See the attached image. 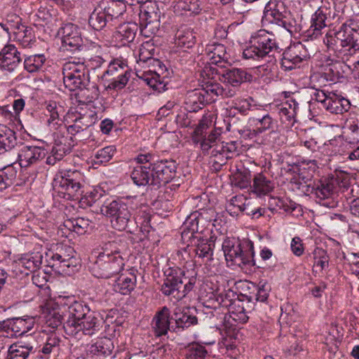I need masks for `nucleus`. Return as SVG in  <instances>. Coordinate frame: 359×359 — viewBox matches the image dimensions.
<instances>
[{"instance_id": "obj_16", "label": "nucleus", "mask_w": 359, "mask_h": 359, "mask_svg": "<svg viewBox=\"0 0 359 359\" xmlns=\"http://www.w3.org/2000/svg\"><path fill=\"white\" fill-rule=\"evenodd\" d=\"M43 255L40 252H32L22 255L13 263V271L28 275L39 269L42 263Z\"/></svg>"}, {"instance_id": "obj_9", "label": "nucleus", "mask_w": 359, "mask_h": 359, "mask_svg": "<svg viewBox=\"0 0 359 359\" xmlns=\"http://www.w3.org/2000/svg\"><path fill=\"white\" fill-rule=\"evenodd\" d=\"M103 320L95 311H90L75 325L74 321L65 326V333L69 336L80 337L81 334L92 336L100 331Z\"/></svg>"}, {"instance_id": "obj_25", "label": "nucleus", "mask_w": 359, "mask_h": 359, "mask_svg": "<svg viewBox=\"0 0 359 359\" xmlns=\"http://www.w3.org/2000/svg\"><path fill=\"white\" fill-rule=\"evenodd\" d=\"M114 348L112 340L108 337L98 339L95 343L88 346L87 354L92 357L106 358L112 354Z\"/></svg>"}, {"instance_id": "obj_49", "label": "nucleus", "mask_w": 359, "mask_h": 359, "mask_svg": "<svg viewBox=\"0 0 359 359\" xmlns=\"http://www.w3.org/2000/svg\"><path fill=\"white\" fill-rule=\"evenodd\" d=\"M278 46H247L243 51L245 59L259 60L266 57L273 49Z\"/></svg>"}, {"instance_id": "obj_48", "label": "nucleus", "mask_w": 359, "mask_h": 359, "mask_svg": "<svg viewBox=\"0 0 359 359\" xmlns=\"http://www.w3.org/2000/svg\"><path fill=\"white\" fill-rule=\"evenodd\" d=\"M17 170L13 165L0 169V192L11 187L15 182Z\"/></svg>"}, {"instance_id": "obj_63", "label": "nucleus", "mask_w": 359, "mask_h": 359, "mask_svg": "<svg viewBox=\"0 0 359 359\" xmlns=\"http://www.w3.org/2000/svg\"><path fill=\"white\" fill-rule=\"evenodd\" d=\"M60 340L58 337L55 334H52L48 337L43 346L39 351L44 355H49L52 351L57 349Z\"/></svg>"}, {"instance_id": "obj_31", "label": "nucleus", "mask_w": 359, "mask_h": 359, "mask_svg": "<svg viewBox=\"0 0 359 359\" xmlns=\"http://www.w3.org/2000/svg\"><path fill=\"white\" fill-rule=\"evenodd\" d=\"M208 102V98L201 89H195L188 92L185 99L187 109L190 112H196L204 107Z\"/></svg>"}, {"instance_id": "obj_30", "label": "nucleus", "mask_w": 359, "mask_h": 359, "mask_svg": "<svg viewBox=\"0 0 359 359\" xmlns=\"http://www.w3.org/2000/svg\"><path fill=\"white\" fill-rule=\"evenodd\" d=\"M341 76L340 72L336 65L326 66L323 72L314 73L311 76L313 82H318L319 86H325L326 82L336 83L339 81Z\"/></svg>"}, {"instance_id": "obj_32", "label": "nucleus", "mask_w": 359, "mask_h": 359, "mask_svg": "<svg viewBox=\"0 0 359 359\" xmlns=\"http://www.w3.org/2000/svg\"><path fill=\"white\" fill-rule=\"evenodd\" d=\"M59 34L61 36L62 45H81V43H83L78 27L72 23L62 27Z\"/></svg>"}, {"instance_id": "obj_50", "label": "nucleus", "mask_w": 359, "mask_h": 359, "mask_svg": "<svg viewBox=\"0 0 359 359\" xmlns=\"http://www.w3.org/2000/svg\"><path fill=\"white\" fill-rule=\"evenodd\" d=\"M207 353L204 346L198 343H191L185 348L183 359H205Z\"/></svg>"}, {"instance_id": "obj_62", "label": "nucleus", "mask_w": 359, "mask_h": 359, "mask_svg": "<svg viewBox=\"0 0 359 359\" xmlns=\"http://www.w3.org/2000/svg\"><path fill=\"white\" fill-rule=\"evenodd\" d=\"M341 142V140L340 137H339V138L328 140L322 147V152L328 156H336L339 153V146Z\"/></svg>"}, {"instance_id": "obj_41", "label": "nucleus", "mask_w": 359, "mask_h": 359, "mask_svg": "<svg viewBox=\"0 0 359 359\" xmlns=\"http://www.w3.org/2000/svg\"><path fill=\"white\" fill-rule=\"evenodd\" d=\"M219 142V137L216 142L215 147L210 151L211 158H214L212 160V166L216 170L220 169L223 165L226 164L227 159L231 158L226 151V142Z\"/></svg>"}, {"instance_id": "obj_33", "label": "nucleus", "mask_w": 359, "mask_h": 359, "mask_svg": "<svg viewBox=\"0 0 359 359\" xmlns=\"http://www.w3.org/2000/svg\"><path fill=\"white\" fill-rule=\"evenodd\" d=\"M224 82L230 84L233 87H238L242 83L250 81L252 79V75L243 69L232 68L226 70L222 74Z\"/></svg>"}, {"instance_id": "obj_56", "label": "nucleus", "mask_w": 359, "mask_h": 359, "mask_svg": "<svg viewBox=\"0 0 359 359\" xmlns=\"http://www.w3.org/2000/svg\"><path fill=\"white\" fill-rule=\"evenodd\" d=\"M313 256L314 266L320 267V271L328 268L330 257L325 250L321 248H316L313 252Z\"/></svg>"}, {"instance_id": "obj_29", "label": "nucleus", "mask_w": 359, "mask_h": 359, "mask_svg": "<svg viewBox=\"0 0 359 359\" xmlns=\"http://www.w3.org/2000/svg\"><path fill=\"white\" fill-rule=\"evenodd\" d=\"M251 191L258 197L269 194L274 189V183L264 174L257 173L252 179Z\"/></svg>"}, {"instance_id": "obj_7", "label": "nucleus", "mask_w": 359, "mask_h": 359, "mask_svg": "<svg viewBox=\"0 0 359 359\" xmlns=\"http://www.w3.org/2000/svg\"><path fill=\"white\" fill-rule=\"evenodd\" d=\"M101 213L110 218L111 226L118 231H127L133 233L130 225L133 223L127 205L121 200L105 202L100 207Z\"/></svg>"}, {"instance_id": "obj_1", "label": "nucleus", "mask_w": 359, "mask_h": 359, "mask_svg": "<svg viewBox=\"0 0 359 359\" xmlns=\"http://www.w3.org/2000/svg\"><path fill=\"white\" fill-rule=\"evenodd\" d=\"M231 294H233L231 290L225 294L220 293L217 297L219 306H215L212 309L208 308L207 311L204 312L206 318L212 320L211 323L215 327L224 324L228 317L238 323H245L248 320L244 302L239 299H230Z\"/></svg>"}, {"instance_id": "obj_18", "label": "nucleus", "mask_w": 359, "mask_h": 359, "mask_svg": "<svg viewBox=\"0 0 359 359\" xmlns=\"http://www.w3.org/2000/svg\"><path fill=\"white\" fill-rule=\"evenodd\" d=\"M335 15V11L330 6H320L311 17L310 29L313 34L317 36L322 29L330 25Z\"/></svg>"}, {"instance_id": "obj_35", "label": "nucleus", "mask_w": 359, "mask_h": 359, "mask_svg": "<svg viewBox=\"0 0 359 359\" xmlns=\"http://www.w3.org/2000/svg\"><path fill=\"white\" fill-rule=\"evenodd\" d=\"M201 11L199 0H177L174 5V12L178 15H195Z\"/></svg>"}, {"instance_id": "obj_55", "label": "nucleus", "mask_w": 359, "mask_h": 359, "mask_svg": "<svg viewBox=\"0 0 359 359\" xmlns=\"http://www.w3.org/2000/svg\"><path fill=\"white\" fill-rule=\"evenodd\" d=\"M196 34L190 28H181L175 34V43L177 45H186L187 43H196Z\"/></svg>"}, {"instance_id": "obj_24", "label": "nucleus", "mask_w": 359, "mask_h": 359, "mask_svg": "<svg viewBox=\"0 0 359 359\" xmlns=\"http://www.w3.org/2000/svg\"><path fill=\"white\" fill-rule=\"evenodd\" d=\"M4 327L11 330V335L21 336L32 329L34 325V319L32 317L13 318L3 322Z\"/></svg>"}, {"instance_id": "obj_8", "label": "nucleus", "mask_w": 359, "mask_h": 359, "mask_svg": "<svg viewBox=\"0 0 359 359\" xmlns=\"http://www.w3.org/2000/svg\"><path fill=\"white\" fill-rule=\"evenodd\" d=\"M290 16L291 13L283 0H270L265 6L262 22L274 24L290 32L292 27Z\"/></svg>"}, {"instance_id": "obj_51", "label": "nucleus", "mask_w": 359, "mask_h": 359, "mask_svg": "<svg viewBox=\"0 0 359 359\" xmlns=\"http://www.w3.org/2000/svg\"><path fill=\"white\" fill-rule=\"evenodd\" d=\"M116 152L114 145H109L97 150L94 156L93 164L100 165L109 162Z\"/></svg>"}, {"instance_id": "obj_5", "label": "nucleus", "mask_w": 359, "mask_h": 359, "mask_svg": "<svg viewBox=\"0 0 359 359\" xmlns=\"http://www.w3.org/2000/svg\"><path fill=\"white\" fill-rule=\"evenodd\" d=\"M83 175L77 170H60L53 182V190L67 199L79 198L83 193Z\"/></svg>"}, {"instance_id": "obj_11", "label": "nucleus", "mask_w": 359, "mask_h": 359, "mask_svg": "<svg viewBox=\"0 0 359 359\" xmlns=\"http://www.w3.org/2000/svg\"><path fill=\"white\" fill-rule=\"evenodd\" d=\"M154 158V154L151 152L140 154L135 157V161L138 165L133 168L130 173V177L135 185H151L153 174L151 162Z\"/></svg>"}, {"instance_id": "obj_42", "label": "nucleus", "mask_w": 359, "mask_h": 359, "mask_svg": "<svg viewBox=\"0 0 359 359\" xmlns=\"http://www.w3.org/2000/svg\"><path fill=\"white\" fill-rule=\"evenodd\" d=\"M65 112L64 108L55 101H50L46 104V116L48 118L47 123L49 126L56 128L60 117Z\"/></svg>"}, {"instance_id": "obj_34", "label": "nucleus", "mask_w": 359, "mask_h": 359, "mask_svg": "<svg viewBox=\"0 0 359 359\" xmlns=\"http://www.w3.org/2000/svg\"><path fill=\"white\" fill-rule=\"evenodd\" d=\"M128 0H106L102 2L101 6L107 13L110 20L116 19L122 15L126 11V4Z\"/></svg>"}, {"instance_id": "obj_54", "label": "nucleus", "mask_w": 359, "mask_h": 359, "mask_svg": "<svg viewBox=\"0 0 359 359\" xmlns=\"http://www.w3.org/2000/svg\"><path fill=\"white\" fill-rule=\"evenodd\" d=\"M109 83L108 89L119 90L123 89L128 83L131 76V70L126 69V72H120V74L116 75Z\"/></svg>"}, {"instance_id": "obj_52", "label": "nucleus", "mask_w": 359, "mask_h": 359, "mask_svg": "<svg viewBox=\"0 0 359 359\" xmlns=\"http://www.w3.org/2000/svg\"><path fill=\"white\" fill-rule=\"evenodd\" d=\"M251 175L248 170L237 171L232 175L231 184L241 189L251 187Z\"/></svg>"}, {"instance_id": "obj_61", "label": "nucleus", "mask_w": 359, "mask_h": 359, "mask_svg": "<svg viewBox=\"0 0 359 359\" xmlns=\"http://www.w3.org/2000/svg\"><path fill=\"white\" fill-rule=\"evenodd\" d=\"M203 93L205 95V97L210 100H214V96H221L223 92V87L218 83L209 82L208 81L205 86L201 89Z\"/></svg>"}, {"instance_id": "obj_44", "label": "nucleus", "mask_w": 359, "mask_h": 359, "mask_svg": "<svg viewBox=\"0 0 359 359\" xmlns=\"http://www.w3.org/2000/svg\"><path fill=\"white\" fill-rule=\"evenodd\" d=\"M137 29V27L136 24H123L119 27L115 37L117 40L120 41L121 45H127L134 41Z\"/></svg>"}, {"instance_id": "obj_6", "label": "nucleus", "mask_w": 359, "mask_h": 359, "mask_svg": "<svg viewBox=\"0 0 359 359\" xmlns=\"http://www.w3.org/2000/svg\"><path fill=\"white\" fill-rule=\"evenodd\" d=\"M222 250L227 262L243 267L247 265L255 266L254 245L248 241L242 243L234 238H227L222 243Z\"/></svg>"}, {"instance_id": "obj_39", "label": "nucleus", "mask_w": 359, "mask_h": 359, "mask_svg": "<svg viewBox=\"0 0 359 359\" xmlns=\"http://www.w3.org/2000/svg\"><path fill=\"white\" fill-rule=\"evenodd\" d=\"M253 121L255 122V129L253 130L251 135L254 136L267 130H270L271 133L274 132L275 129L278 127V121L269 114H264L261 117L254 118Z\"/></svg>"}, {"instance_id": "obj_47", "label": "nucleus", "mask_w": 359, "mask_h": 359, "mask_svg": "<svg viewBox=\"0 0 359 359\" xmlns=\"http://www.w3.org/2000/svg\"><path fill=\"white\" fill-rule=\"evenodd\" d=\"M109 20L107 13L100 4V6L95 8L90 14L88 23L93 29L98 31L102 29Z\"/></svg>"}, {"instance_id": "obj_43", "label": "nucleus", "mask_w": 359, "mask_h": 359, "mask_svg": "<svg viewBox=\"0 0 359 359\" xmlns=\"http://www.w3.org/2000/svg\"><path fill=\"white\" fill-rule=\"evenodd\" d=\"M220 137V133L216 130L212 131L206 137L204 135L193 136L192 140L195 144H199L200 148L204 155L208 154L210 150H212L216 145V142Z\"/></svg>"}, {"instance_id": "obj_45", "label": "nucleus", "mask_w": 359, "mask_h": 359, "mask_svg": "<svg viewBox=\"0 0 359 359\" xmlns=\"http://www.w3.org/2000/svg\"><path fill=\"white\" fill-rule=\"evenodd\" d=\"M45 323L48 327L57 328L62 324V316L60 309L55 307L53 303H47L43 311Z\"/></svg>"}, {"instance_id": "obj_3", "label": "nucleus", "mask_w": 359, "mask_h": 359, "mask_svg": "<svg viewBox=\"0 0 359 359\" xmlns=\"http://www.w3.org/2000/svg\"><path fill=\"white\" fill-rule=\"evenodd\" d=\"M116 243L109 242L106 244L104 251L97 257L95 262L90 266L92 274L97 278H109L118 274L123 269L124 263L120 252L115 248L109 251Z\"/></svg>"}, {"instance_id": "obj_15", "label": "nucleus", "mask_w": 359, "mask_h": 359, "mask_svg": "<svg viewBox=\"0 0 359 359\" xmlns=\"http://www.w3.org/2000/svg\"><path fill=\"white\" fill-rule=\"evenodd\" d=\"M46 156L43 147L34 145H22L18 152V162L21 168H29L38 164Z\"/></svg>"}, {"instance_id": "obj_28", "label": "nucleus", "mask_w": 359, "mask_h": 359, "mask_svg": "<svg viewBox=\"0 0 359 359\" xmlns=\"http://www.w3.org/2000/svg\"><path fill=\"white\" fill-rule=\"evenodd\" d=\"M298 103L294 100H287L278 107V114L281 122L287 126H292L296 122Z\"/></svg>"}, {"instance_id": "obj_57", "label": "nucleus", "mask_w": 359, "mask_h": 359, "mask_svg": "<svg viewBox=\"0 0 359 359\" xmlns=\"http://www.w3.org/2000/svg\"><path fill=\"white\" fill-rule=\"evenodd\" d=\"M46 57L43 54L30 55L25 60V69L29 72H37L43 65Z\"/></svg>"}, {"instance_id": "obj_22", "label": "nucleus", "mask_w": 359, "mask_h": 359, "mask_svg": "<svg viewBox=\"0 0 359 359\" xmlns=\"http://www.w3.org/2000/svg\"><path fill=\"white\" fill-rule=\"evenodd\" d=\"M46 257L53 262V266L58 264L62 272L67 275H71L79 270L77 259L70 255L49 252L46 254Z\"/></svg>"}, {"instance_id": "obj_60", "label": "nucleus", "mask_w": 359, "mask_h": 359, "mask_svg": "<svg viewBox=\"0 0 359 359\" xmlns=\"http://www.w3.org/2000/svg\"><path fill=\"white\" fill-rule=\"evenodd\" d=\"M129 69L127 62L121 59H114L110 62L107 70L104 75L116 76L120 74V72H126Z\"/></svg>"}, {"instance_id": "obj_64", "label": "nucleus", "mask_w": 359, "mask_h": 359, "mask_svg": "<svg viewBox=\"0 0 359 359\" xmlns=\"http://www.w3.org/2000/svg\"><path fill=\"white\" fill-rule=\"evenodd\" d=\"M70 223L72 224V230L78 234L84 233L90 225L88 219H86L83 217L76 218ZM69 229H71V227H69Z\"/></svg>"}, {"instance_id": "obj_23", "label": "nucleus", "mask_w": 359, "mask_h": 359, "mask_svg": "<svg viewBox=\"0 0 359 359\" xmlns=\"http://www.w3.org/2000/svg\"><path fill=\"white\" fill-rule=\"evenodd\" d=\"M171 320L174 321L171 325V329L175 332L183 331L198 324L197 317L191 314L189 309L181 311L176 309L171 316Z\"/></svg>"}, {"instance_id": "obj_26", "label": "nucleus", "mask_w": 359, "mask_h": 359, "mask_svg": "<svg viewBox=\"0 0 359 359\" xmlns=\"http://www.w3.org/2000/svg\"><path fill=\"white\" fill-rule=\"evenodd\" d=\"M309 57L305 46H288L283 53L282 65L287 69H292L294 66L287 65V63L297 64Z\"/></svg>"}, {"instance_id": "obj_12", "label": "nucleus", "mask_w": 359, "mask_h": 359, "mask_svg": "<svg viewBox=\"0 0 359 359\" xmlns=\"http://www.w3.org/2000/svg\"><path fill=\"white\" fill-rule=\"evenodd\" d=\"M140 28L142 36L151 37L159 29L161 25V12L155 4L145 6L139 14Z\"/></svg>"}, {"instance_id": "obj_2", "label": "nucleus", "mask_w": 359, "mask_h": 359, "mask_svg": "<svg viewBox=\"0 0 359 359\" xmlns=\"http://www.w3.org/2000/svg\"><path fill=\"white\" fill-rule=\"evenodd\" d=\"M184 270L178 267H171L165 272V279L161 291L165 296L172 295L177 300L185 297L191 292L196 283L194 275H187Z\"/></svg>"}, {"instance_id": "obj_59", "label": "nucleus", "mask_w": 359, "mask_h": 359, "mask_svg": "<svg viewBox=\"0 0 359 359\" xmlns=\"http://www.w3.org/2000/svg\"><path fill=\"white\" fill-rule=\"evenodd\" d=\"M247 201V198L242 195L235 196L231 198L226 205V210L232 216L238 215V213L241 212L245 202Z\"/></svg>"}, {"instance_id": "obj_19", "label": "nucleus", "mask_w": 359, "mask_h": 359, "mask_svg": "<svg viewBox=\"0 0 359 359\" xmlns=\"http://www.w3.org/2000/svg\"><path fill=\"white\" fill-rule=\"evenodd\" d=\"M187 246L194 247L196 255L203 261L208 262L212 259L215 248V241L212 238H203L201 235L192 238L186 242Z\"/></svg>"}, {"instance_id": "obj_36", "label": "nucleus", "mask_w": 359, "mask_h": 359, "mask_svg": "<svg viewBox=\"0 0 359 359\" xmlns=\"http://www.w3.org/2000/svg\"><path fill=\"white\" fill-rule=\"evenodd\" d=\"M17 144L14 130L5 125L0 124V154L11 150Z\"/></svg>"}, {"instance_id": "obj_14", "label": "nucleus", "mask_w": 359, "mask_h": 359, "mask_svg": "<svg viewBox=\"0 0 359 359\" xmlns=\"http://www.w3.org/2000/svg\"><path fill=\"white\" fill-rule=\"evenodd\" d=\"M62 301L64 302H61V305L64 311L67 313V318L63 324L65 330V326L68 323L71 324V322L73 320L76 325L90 311V308L86 304L75 301L72 297L63 298Z\"/></svg>"}, {"instance_id": "obj_17", "label": "nucleus", "mask_w": 359, "mask_h": 359, "mask_svg": "<svg viewBox=\"0 0 359 359\" xmlns=\"http://www.w3.org/2000/svg\"><path fill=\"white\" fill-rule=\"evenodd\" d=\"M170 311L167 306H163L154 316L151 323V332L156 337L165 336L169 330H172Z\"/></svg>"}, {"instance_id": "obj_21", "label": "nucleus", "mask_w": 359, "mask_h": 359, "mask_svg": "<svg viewBox=\"0 0 359 359\" xmlns=\"http://www.w3.org/2000/svg\"><path fill=\"white\" fill-rule=\"evenodd\" d=\"M22 61L20 53L16 46H4L0 52L1 68L8 72H13Z\"/></svg>"}, {"instance_id": "obj_27", "label": "nucleus", "mask_w": 359, "mask_h": 359, "mask_svg": "<svg viewBox=\"0 0 359 359\" xmlns=\"http://www.w3.org/2000/svg\"><path fill=\"white\" fill-rule=\"evenodd\" d=\"M350 108L348 100L332 92H328V99L325 102V109L332 114H341Z\"/></svg>"}, {"instance_id": "obj_46", "label": "nucleus", "mask_w": 359, "mask_h": 359, "mask_svg": "<svg viewBox=\"0 0 359 359\" xmlns=\"http://www.w3.org/2000/svg\"><path fill=\"white\" fill-rule=\"evenodd\" d=\"M356 24L353 20L344 23L340 29L335 33V36L345 45H358L353 41V32H356L355 26Z\"/></svg>"}, {"instance_id": "obj_10", "label": "nucleus", "mask_w": 359, "mask_h": 359, "mask_svg": "<svg viewBox=\"0 0 359 359\" xmlns=\"http://www.w3.org/2000/svg\"><path fill=\"white\" fill-rule=\"evenodd\" d=\"M338 182L334 177H325L314 182L311 186H308V191L310 190L311 194L318 199V203L329 208H334L337 205L333 200L335 194Z\"/></svg>"}, {"instance_id": "obj_58", "label": "nucleus", "mask_w": 359, "mask_h": 359, "mask_svg": "<svg viewBox=\"0 0 359 359\" xmlns=\"http://www.w3.org/2000/svg\"><path fill=\"white\" fill-rule=\"evenodd\" d=\"M85 75H72L69 73H66L63 75V82L67 88L70 91L75 90L77 88H81L83 86Z\"/></svg>"}, {"instance_id": "obj_40", "label": "nucleus", "mask_w": 359, "mask_h": 359, "mask_svg": "<svg viewBox=\"0 0 359 359\" xmlns=\"http://www.w3.org/2000/svg\"><path fill=\"white\" fill-rule=\"evenodd\" d=\"M136 276L133 273L128 275L122 274L116 280L114 285V290L121 294H128L133 291L136 285Z\"/></svg>"}, {"instance_id": "obj_4", "label": "nucleus", "mask_w": 359, "mask_h": 359, "mask_svg": "<svg viewBox=\"0 0 359 359\" xmlns=\"http://www.w3.org/2000/svg\"><path fill=\"white\" fill-rule=\"evenodd\" d=\"M154 48L149 49L147 46H140L137 62H142L144 63L149 62L154 66H158V72L156 70H149L141 74L137 73L136 76L153 90L161 93L167 89L166 86L168 83L166 78L167 75L161 76V74H163L164 73V69L166 72V69L159 60L154 58Z\"/></svg>"}, {"instance_id": "obj_37", "label": "nucleus", "mask_w": 359, "mask_h": 359, "mask_svg": "<svg viewBox=\"0 0 359 359\" xmlns=\"http://www.w3.org/2000/svg\"><path fill=\"white\" fill-rule=\"evenodd\" d=\"M54 144L52 148L53 154H57L59 158H63L72 150L71 137L64 135L61 132L53 134Z\"/></svg>"}, {"instance_id": "obj_53", "label": "nucleus", "mask_w": 359, "mask_h": 359, "mask_svg": "<svg viewBox=\"0 0 359 359\" xmlns=\"http://www.w3.org/2000/svg\"><path fill=\"white\" fill-rule=\"evenodd\" d=\"M91 125V121L88 116L79 114L74 120V123L67 128V132L71 135H75L81 131L87 129Z\"/></svg>"}, {"instance_id": "obj_13", "label": "nucleus", "mask_w": 359, "mask_h": 359, "mask_svg": "<svg viewBox=\"0 0 359 359\" xmlns=\"http://www.w3.org/2000/svg\"><path fill=\"white\" fill-rule=\"evenodd\" d=\"M153 177L151 186L159 188L170 182L176 174L177 165L172 160H161L151 163Z\"/></svg>"}, {"instance_id": "obj_20", "label": "nucleus", "mask_w": 359, "mask_h": 359, "mask_svg": "<svg viewBox=\"0 0 359 359\" xmlns=\"http://www.w3.org/2000/svg\"><path fill=\"white\" fill-rule=\"evenodd\" d=\"M205 221V218L203 213L198 212H194L187 217L182 232V239L184 243L201 235L200 232H202L203 229L199 227V224H203Z\"/></svg>"}, {"instance_id": "obj_38", "label": "nucleus", "mask_w": 359, "mask_h": 359, "mask_svg": "<svg viewBox=\"0 0 359 359\" xmlns=\"http://www.w3.org/2000/svg\"><path fill=\"white\" fill-rule=\"evenodd\" d=\"M33 352V346L18 341L9 346L6 359H27L29 354Z\"/></svg>"}]
</instances>
